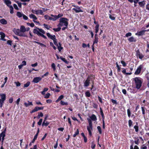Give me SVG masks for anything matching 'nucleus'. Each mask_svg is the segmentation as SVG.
Listing matches in <instances>:
<instances>
[{"label": "nucleus", "mask_w": 149, "mask_h": 149, "mask_svg": "<svg viewBox=\"0 0 149 149\" xmlns=\"http://www.w3.org/2000/svg\"><path fill=\"white\" fill-rule=\"evenodd\" d=\"M143 67V65H140L137 69L136 70L135 72V74H139L141 71V69Z\"/></svg>", "instance_id": "423d86ee"}, {"label": "nucleus", "mask_w": 149, "mask_h": 149, "mask_svg": "<svg viewBox=\"0 0 149 149\" xmlns=\"http://www.w3.org/2000/svg\"><path fill=\"white\" fill-rule=\"evenodd\" d=\"M121 63L123 64V65L124 67H125L126 66V64L124 61H121Z\"/></svg>", "instance_id": "680f3d73"}, {"label": "nucleus", "mask_w": 149, "mask_h": 149, "mask_svg": "<svg viewBox=\"0 0 149 149\" xmlns=\"http://www.w3.org/2000/svg\"><path fill=\"white\" fill-rule=\"evenodd\" d=\"M73 10H74L76 13L83 12V11L81 9L80 7L78 6H77L76 8H73Z\"/></svg>", "instance_id": "9d476101"}, {"label": "nucleus", "mask_w": 149, "mask_h": 149, "mask_svg": "<svg viewBox=\"0 0 149 149\" xmlns=\"http://www.w3.org/2000/svg\"><path fill=\"white\" fill-rule=\"evenodd\" d=\"M0 35H1V40L4 41H6V39L4 38V37H5V35L4 33L2 32H0Z\"/></svg>", "instance_id": "f3484780"}, {"label": "nucleus", "mask_w": 149, "mask_h": 149, "mask_svg": "<svg viewBox=\"0 0 149 149\" xmlns=\"http://www.w3.org/2000/svg\"><path fill=\"white\" fill-rule=\"evenodd\" d=\"M38 135H37V134H36L35 135V136H34L33 139V140H32V143H34V142H35V140L37 139V137H38Z\"/></svg>", "instance_id": "e433bc0d"}, {"label": "nucleus", "mask_w": 149, "mask_h": 149, "mask_svg": "<svg viewBox=\"0 0 149 149\" xmlns=\"http://www.w3.org/2000/svg\"><path fill=\"white\" fill-rule=\"evenodd\" d=\"M7 43L11 46L12 45V41L10 40H8L7 41Z\"/></svg>", "instance_id": "0e129e2a"}, {"label": "nucleus", "mask_w": 149, "mask_h": 149, "mask_svg": "<svg viewBox=\"0 0 149 149\" xmlns=\"http://www.w3.org/2000/svg\"><path fill=\"white\" fill-rule=\"evenodd\" d=\"M85 95L87 97H89L91 96V94L89 91H87L85 92Z\"/></svg>", "instance_id": "bb28decb"}, {"label": "nucleus", "mask_w": 149, "mask_h": 149, "mask_svg": "<svg viewBox=\"0 0 149 149\" xmlns=\"http://www.w3.org/2000/svg\"><path fill=\"white\" fill-rule=\"evenodd\" d=\"M95 145L94 143L93 142H91V148L94 149L95 148Z\"/></svg>", "instance_id": "37998d69"}, {"label": "nucleus", "mask_w": 149, "mask_h": 149, "mask_svg": "<svg viewBox=\"0 0 149 149\" xmlns=\"http://www.w3.org/2000/svg\"><path fill=\"white\" fill-rule=\"evenodd\" d=\"M24 105L26 107H28L30 105L32 106L33 105L32 102H30L29 101H28V103L26 102H25L24 103Z\"/></svg>", "instance_id": "6ab92c4d"}, {"label": "nucleus", "mask_w": 149, "mask_h": 149, "mask_svg": "<svg viewBox=\"0 0 149 149\" xmlns=\"http://www.w3.org/2000/svg\"><path fill=\"white\" fill-rule=\"evenodd\" d=\"M23 15L24 14L22 13L19 12H17V15L19 18H20L22 17Z\"/></svg>", "instance_id": "393cba45"}, {"label": "nucleus", "mask_w": 149, "mask_h": 149, "mask_svg": "<svg viewBox=\"0 0 149 149\" xmlns=\"http://www.w3.org/2000/svg\"><path fill=\"white\" fill-rule=\"evenodd\" d=\"M0 22L3 24H6L7 23V21L4 19H0Z\"/></svg>", "instance_id": "aec40b11"}, {"label": "nucleus", "mask_w": 149, "mask_h": 149, "mask_svg": "<svg viewBox=\"0 0 149 149\" xmlns=\"http://www.w3.org/2000/svg\"><path fill=\"white\" fill-rule=\"evenodd\" d=\"M53 69L54 70H56L55 65L54 63H52L51 65Z\"/></svg>", "instance_id": "5fc2aeb1"}, {"label": "nucleus", "mask_w": 149, "mask_h": 149, "mask_svg": "<svg viewBox=\"0 0 149 149\" xmlns=\"http://www.w3.org/2000/svg\"><path fill=\"white\" fill-rule=\"evenodd\" d=\"M32 12L34 14H36L37 15H43V12L41 10H35L33 9L31 10Z\"/></svg>", "instance_id": "39448f33"}, {"label": "nucleus", "mask_w": 149, "mask_h": 149, "mask_svg": "<svg viewBox=\"0 0 149 149\" xmlns=\"http://www.w3.org/2000/svg\"><path fill=\"white\" fill-rule=\"evenodd\" d=\"M141 110L142 111V114L144 115L145 114V110L144 107H141Z\"/></svg>", "instance_id": "09e8293b"}, {"label": "nucleus", "mask_w": 149, "mask_h": 149, "mask_svg": "<svg viewBox=\"0 0 149 149\" xmlns=\"http://www.w3.org/2000/svg\"><path fill=\"white\" fill-rule=\"evenodd\" d=\"M139 51V50H137L136 52V56L138 57V56L140 54Z\"/></svg>", "instance_id": "69168bd1"}, {"label": "nucleus", "mask_w": 149, "mask_h": 149, "mask_svg": "<svg viewBox=\"0 0 149 149\" xmlns=\"http://www.w3.org/2000/svg\"><path fill=\"white\" fill-rule=\"evenodd\" d=\"M42 119H40L39 120L38 122V124L39 125H41V124L42 123Z\"/></svg>", "instance_id": "4d7b16f0"}, {"label": "nucleus", "mask_w": 149, "mask_h": 149, "mask_svg": "<svg viewBox=\"0 0 149 149\" xmlns=\"http://www.w3.org/2000/svg\"><path fill=\"white\" fill-rule=\"evenodd\" d=\"M4 3L7 5L8 7H10V6H11L10 5L11 3V2L10 0H3Z\"/></svg>", "instance_id": "ddd939ff"}, {"label": "nucleus", "mask_w": 149, "mask_h": 149, "mask_svg": "<svg viewBox=\"0 0 149 149\" xmlns=\"http://www.w3.org/2000/svg\"><path fill=\"white\" fill-rule=\"evenodd\" d=\"M87 129L88 132L90 136L91 135L92 133L91 131L92 130V125H89L87 126Z\"/></svg>", "instance_id": "f8f14e48"}, {"label": "nucleus", "mask_w": 149, "mask_h": 149, "mask_svg": "<svg viewBox=\"0 0 149 149\" xmlns=\"http://www.w3.org/2000/svg\"><path fill=\"white\" fill-rule=\"evenodd\" d=\"M36 28L33 30V32L34 34L37 35L38 36H40L44 38H47L46 36L44 35L43 34H45V32L42 29H40L37 27H36Z\"/></svg>", "instance_id": "f03ea898"}, {"label": "nucleus", "mask_w": 149, "mask_h": 149, "mask_svg": "<svg viewBox=\"0 0 149 149\" xmlns=\"http://www.w3.org/2000/svg\"><path fill=\"white\" fill-rule=\"evenodd\" d=\"M0 96L1 97V99L5 100L6 99V95L5 94H0Z\"/></svg>", "instance_id": "412c9836"}, {"label": "nucleus", "mask_w": 149, "mask_h": 149, "mask_svg": "<svg viewBox=\"0 0 149 149\" xmlns=\"http://www.w3.org/2000/svg\"><path fill=\"white\" fill-rule=\"evenodd\" d=\"M64 97V96L63 95H60L58 98L57 100L56 101V102H57L58 101H60Z\"/></svg>", "instance_id": "58836bf2"}, {"label": "nucleus", "mask_w": 149, "mask_h": 149, "mask_svg": "<svg viewBox=\"0 0 149 149\" xmlns=\"http://www.w3.org/2000/svg\"><path fill=\"white\" fill-rule=\"evenodd\" d=\"M38 111V107H36L35 108L33 109L32 111H30V113H32L35 112L37 111Z\"/></svg>", "instance_id": "c85d7f7f"}, {"label": "nucleus", "mask_w": 149, "mask_h": 149, "mask_svg": "<svg viewBox=\"0 0 149 149\" xmlns=\"http://www.w3.org/2000/svg\"><path fill=\"white\" fill-rule=\"evenodd\" d=\"M61 104L62 105H67L68 103L66 102H64L62 101H61Z\"/></svg>", "instance_id": "de8ad7c7"}, {"label": "nucleus", "mask_w": 149, "mask_h": 149, "mask_svg": "<svg viewBox=\"0 0 149 149\" xmlns=\"http://www.w3.org/2000/svg\"><path fill=\"white\" fill-rule=\"evenodd\" d=\"M130 42H136V39L133 37H131L128 40Z\"/></svg>", "instance_id": "5701e85b"}, {"label": "nucleus", "mask_w": 149, "mask_h": 149, "mask_svg": "<svg viewBox=\"0 0 149 149\" xmlns=\"http://www.w3.org/2000/svg\"><path fill=\"white\" fill-rule=\"evenodd\" d=\"M29 16L30 18L33 19V21L34 22H36L35 20L37 19V18L33 14H30Z\"/></svg>", "instance_id": "4468645a"}, {"label": "nucleus", "mask_w": 149, "mask_h": 149, "mask_svg": "<svg viewBox=\"0 0 149 149\" xmlns=\"http://www.w3.org/2000/svg\"><path fill=\"white\" fill-rule=\"evenodd\" d=\"M42 79V78L40 77H37L34 78L33 80V82L36 83H37L40 81Z\"/></svg>", "instance_id": "6e6552de"}, {"label": "nucleus", "mask_w": 149, "mask_h": 149, "mask_svg": "<svg viewBox=\"0 0 149 149\" xmlns=\"http://www.w3.org/2000/svg\"><path fill=\"white\" fill-rule=\"evenodd\" d=\"M128 116L130 117L131 115V112L129 109H128L127 110Z\"/></svg>", "instance_id": "c03bdc74"}, {"label": "nucleus", "mask_w": 149, "mask_h": 149, "mask_svg": "<svg viewBox=\"0 0 149 149\" xmlns=\"http://www.w3.org/2000/svg\"><path fill=\"white\" fill-rule=\"evenodd\" d=\"M61 28L60 27H59L57 28H53V30L55 32H58L60 31Z\"/></svg>", "instance_id": "c756f323"}, {"label": "nucleus", "mask_w": 149, "mask_h": 149, "mask_svg": "<svg viewBox=\"0 0 149 149\" xmlns=\"http://www.w3.org/2000/svg\"><path fill=\"white\" fill-rule=\"evenodd\" d=\"M53 42L54 44L56 46H58V43L57 42V40L56 38H55V39L54 40H53Z\"/></svg>", "instance_id": "603ef678"}, {"label": "nucleus", "mask_w": 149, "mask_h": 149, "mask_svg": "<svg viewBox=\"0 0 149 149\" xmlns=\"http://www.w3.org/2000/svg\"><path fill=\"white\" fill-rule=\"evenodd\" d=\"M142 149H147V147L145 146L144 145H143L142 146V147L141 148Z\"/></svg>", "instance_id": "774afa93"}, {"label": "nucleus", "mask_w": 149, "mask_h": 149, "mask_svg": "<svg viewBox=\"0 0 149 149\" xmlns=\"http://www.w3.org/2000/svg\"><path fill=\"white\" fill-rule=\"evenodd\" d=\"M87 119V120L88 121V122L89 123V125H92V121H91V119L90 118H88Z\"/></svg>", "instance_id": "49530a36"}, {"label": "nucleus", "mask_w": 149, "mask_h": 149, "mask_svg": "<svg viewBox=\"0 0 149 149\" xmlns=\"http://www.w3.org/2000/svg\"><path fill=\"white\" fill-rule=\"evenodd\" d=\"M26 31V29L24 26H20V29H14L13 31L14 33L19 36L24 37H27V36L24 33Z\"/></svg>", "instance_id": "f257e3e1"}, {"label": "nucleus", "mask_w": 149, "mask_h": 149, "mask_svg": "<svg viewBox=\"0 0 149 149\" xmlns=\"http://www.w3.org/2000/svg\"><path fill=\"white\" fill-rule=\"evenodd\" d=\"M38 65L37 63H36L34 64H32L31 65V66L33 67H35L36 66Z\"/></svg>", "instance_id": "338daca9"}, {"label": "nucleus", "mask_w": 149, "mask_h": 149, "mask_svg": "<svg viewBox=\"0 0 149 149\" xmlns=\"http://www.w3.org/2000/svg\"><path fill=\"white\" fill-rule=\"evenodd\" d=\"M79 130L78 129H77V131L75 132L74 134L73 135V136L74 137H75L76 136L79 134Z\"/></svg>", "instance_id": "473e14b6"}, {"label": "nucleus", "mask_w": 149, "mask_h": 149, "mask_svg": "<svg viewBox=\"0 0 149 149\" xmlns=\"http://www.w3.org/2000/svg\"><path fill=\"white\" fill-rule=\"evenodd\" d=\"M33 70H35V71H38V70H36V69H34L33 68L31 70H28V71H29V73H31Z\"/></svg>", "instance_id": "052dcab7"}, {"label": "nucleus", "mask_w": 149, "mask_h": 149, "mask_svg": "<svg viewBox=\"0 0 149 149\" xmlns=\"http://www.w3.org/2000/svg\"><path fill=\"white\" fill-rule=\"evenodd\" d=\"M10 9V13L11 14H13L14 13L13 12V6H10V7H9Z\"/></svg>", "instance_id": "7c9ffc66"}, {"label": "nucleus", "mask_w": 149, "mask_h": 149, "mask_svg": "<svg viewBox=\"0 0 149 149\" xmlns=\"http://www.w3.org/2000/svg\"><path fill=\"white\" fill-rule=\"evenodd\" d=\"M43 26H44L45 28L47 29H49L50 28H51V26H48V25L45 24H43Z\"/></svg>", "instance_id": "72a5a7b5"}, {"label": "nucleus", "mask_w": 149, "mask_h": 149, "mask_svg": "<svg viewBox=\"0 0 149 149\" xmlns=\"http://www.w3.org/2000/svg\"><path fill=\"white\" fill-rule=\"evenodd\" d=\"M109 18L111 20H115V17L113 16V15H114L113 14V15H111V14H109Z\"/></svg>", "instance_id": "a878e982"}, {"label": "nucleus", "mask_w": 149, "mask_h": 149, "mask_svg": "<svg viewBox=\"0 0 149 149\" xmlns=\"http://www.w3.org/2000/svg\"><path fill=\"white\" fill-rule=\"evenodd\" d=\"M143 55L141 54H140L139 56L138 57L140 59H142L143 57Z\"/></svg>", "instance_id": "bf43d9fd"}, {"label": "nucleus", "mask_w": 149, "mask_h": 149, "mask_svg": "<svg viewBox=\"0 0 149 149\" xmlns=\"http://www.w3.org/2000/svg\"><path fill=\"white\" fill-rule=\"evenodd\" d=\"M132 33L130 32H129L126 33L125 35V37H128L129 36H132Z\"/></svg>", "instance_id": "3c124183"}, {"label": "nucleus", "mask_w": 149, "mask_h": 149, "mask_svg": "<svg viewBox=\"0 0 149 149\" xmlns=\"http://www.w3.org/2000/svg\"><path fill=\"white\" fill-rule=\"evenodd\" d=\"M50 95V94L49 93H47L44 97L45 98H48L49 97V96Z\"/></svg>", "instance_id": "ea45409f"}, {"label": "nucleus", "mask_w": 149, "mask_h": 149, "mask_svg": "<svg viewBox=\"0 0 149 149\" xmlns=\"http://www.w3.org/2000/svg\"><path fill=\"white\" fill-rule=\"evenodd\" d=\"M132 122L131 120H129L128 121V125L129 127L132 126Z\"/></svg>", "instance_id": "f704fd0d"}, {"label": "nucleus", "mask_w": 149, "mask_h": 149, "mask_svg": "<svg viewBox=\"0 0 149 149\" xmlns=\"http://www.w3.org/2000/svg\"><path fill=\"white\" fill-rule=\"evenodd\" d=\"M134 128L135 129V131L136 132L139 131V127L138 125H135L134 127Z\"/></svg>", "instance_id": "a19ab883"}, {"label": "nucleus", "mask_w": 149, "mask_h": 149, "mask_svg": "<svg viewBox=\"0 0 149 149\" xmlns=\"http://www.w3.org/2000/svg\"><path fill=\"white\" fill-rule=\"evenodd\" d=\"M13 7L15 9L17 10H19V8H18L17 5L15 4H13Z\"/></svg>", "instance_id": "13d9d810"}, {"label": "nucleus", "mask_w": 149, "mask_h": 149, "mask_svg": "<svg viewBox=\"0 0 149 149\" xmlns=\"http://www.w3.org/2000/svg\"><path fill=\"white\" fill-rule=\"evenodd\" d=\"M63 15L62 14H59L58 15L54 16V17H52V21H55L58 19L62 17Z\"/></svg>", "instance_id": "1a4fd4ad"}, {"label": "nucleus", "mask_w": 149, "mask_h": 149, "mask_svg": "<svg viewBox=\"0 0 149 149\" xmlns=\"http://www.w3.org/2000/svg\"><path fill=\"white\" fill-rule=\"evenodd\" d=\"M14 83L16 84V85L17 86H19L21 85L20 83L19 82L15 81Z\"/></svg>", "instance_id": "864d4df0"}, {"label": "nucleus", "mask_w": 149, "mask_h": 149, "mask_svg": "<svg viewBox=\"0 0 149 149\" xmlns=\"http://www.w3.org/2000/svg\"><path fill=\"white\" fill-rule=\"evenodd\" d=\"M112 102L114 104H117V102L115 100L113 99H111V100Z\"/></svg>", "instance_id": "e2e57ef3"}, {"label": "nucleus", "mask_w": 149, "mask_h": 149, "mask_svg": "<svg viewBox=\"0 0 149 149\" xmlns=\"http://www.w3.org/2000/svg\"><path fill=\"white\" fill-rule=\"evenodd\" d=\"M69 20L66 18L61 17L59 19V22L57 26L58 27H61L63 26H68Z\"/></svg>", "instance_id": "7ed1b4c3"}, {"label": "nucleus", "mask_w": 149, "mask_h": 149, "mask_svg": "<svg viewBox=\"0 0 149 149\" xmlns=\"http://www.w3.org/2000/svg\"><path fill=\"white\" fill-rule=\"evenodd\" d=\"M90 118L92 120L94 121H96L97 119L95 115L94 114H92L91 116L90 117Z\"/></svg>", "instance_id": "4be33fe9"}, {"label": "nucleus", "mask_w": 149, "mask_h": 149, "mask_svg": "<svg viewBox=\"0 0 149 149\" xmlns=\"http://www.w3.org/2000/svg\"><path fill=\"white\" fill-rule=\"evenodd\" d=\"M134 80L135 83L136 88L137 89H139L142 86V82L141 80V78L135 77L134 78Z\"/></svg>", "instance_id": "20e7f679"}, {"label": "nucleus", "mask_w": 149, "mask_h": 149, "mask_svg": "<svg viewBox=\"0 0 149 149\" xmlns=\"http://www.w3.org/2000/svg\"><path fill=\"white\" fill-rule=\"evenodd\" d=\"M139 4L140 6L141 7H143L145 5V3L144 1H143L139 2Z\"/></svg>", "instance_id": "b1692460"}, {"label": "nucleus", "mask_w": 149, "mask_h": 149, "mask_svg": "<svg viewBox=\"0 0 149 149\" xmlns=\"http://www.w3.org/2000/svg\"><path fill=\"white\" fill-rule=\"evenodd\" d=\"M146 32V31L142 30L140 31H138L136 33L135 35L138 36H141L144 35Z\"/></svg>", "instance_id": "2eb2a0df"}, {"label": "nucleus", "mask_w": 149, "mask_h": 149, "mask_svg": "<svg viewBox=\"0 0 149 149\" xmlns=\"http://www.w3.org/2000/svg\"><path fill=\"white\" fill-rule=\"evenodd\" d=\"M5 100L0 99V107L2 108L3 105V104Z\"/></svg>", "instance_id": "2f4dec72"}, {"label": "nucleus", "mask_w": 149, "mask_h": 149, "mask_svg": "<svg viewBox=\"0 0 149 149\" xmlns=\"http://www.w3.org/2000/svg\"><path fill=\"white\" fill-rule=\"evenodd\" d=\"M90 77H89L84 83V87H87L89 85L90 80L89 79Z\"/></svg>", "instance_id": "0eeeda50"}, {"label": "nucleus", "mask_w": 149, "mask_h": 149, "mask_svg": "<svg viewBox=\"0 0 149 149\" xmlns=\"http://www.w3.org/2000/svg\"><path fill=\"white\" fill-rule=\"evenodd\" d=\"M146 98L149 99V91H146Z\"/></svg>", "instance_id": "8fccbe9b"}, {"label": "nucleus", "mask_w": 149, "mask_h": 149, "mask_svg": "<svg viewBox=\"0 0 149 149\" xmlns=\"http://www.w3.org/2000/svg\"><path fill=\"white\" fill-rule=\"evenodd\" d=\"M97 128L98 130L99 133L100 134H101L102 130H101V127L100 126H98L97 127Z\"/></svg>", "instance_id": "79ce46f5"}, {"label": "nucleus", "mask_w": 149, "mask_h": 149, "mask_svg": "<svg viewBox=\"0 0 149 149\" xmlns=\"http://www.w3.org/2000/svg\"><path fill=\"white\" fill-rule=\"evenodd\" d=\"M47 36L48 37L53 40L56 38V37L55 35H52L49 33H46Z\"/></svg>", "instance_id": "9b49d317"}, {"label": "nucleus", "mask_w": 149, "mask_h": 149, "mask_svg": "<svg viewBox=\"0 0 149 149\" xmlns=\"http://www.w3.org/2000/svg\"><path fill=\"white\" fill-rule=\"evenodd\" d=\"M30 84V82L29 81L27 82L26 84H24V87H28Z\"/></svg>", "instance_id": "4c0bfd02"}, {"label": "nucleus", "mask_w": 149, "mask_h": 149, "mask_svg": "<svg viewBox=\"0 0 149 149\" xmlns=\"http://www.w3.org/2000/svg\"><path fill=\"white\" fill-rule=\"evenodd\" d=\"M139 139L138 138H137L134 141V143L138 145L139 144Z\"/></svg>", "instance_id": "a18cd8bd"}, {"label": "nucleus", "mask_w": 149, "mask_h": 149, "mask_svg": "<svg viewBox=\"0 0 149 149\" xmlns=\"http://www.w3.org/2000/svg\"><path fill=\"white\" fill-rule=\"evenodd\" d=\"M22 17L23 19L25 20H27L28 19V17L24 14Z\"/></svg>", "instance_id": "6e6d98bb"}, {"label": "nucleus", "mask_w": 149, "mask_h": 149, "mask_svg": "<svg viewBox=\"0 0 149 149\" xmlns=\"http://www.w3.org/2000/svg\"><path fill=\"white\" fill-rule=\"evenodd\" d=\"M6 128L5 130L1 133L2 138V140H3L4 139V137L5 136V133L6 131Z\"/></svg>", "instance_id": "a211bd4d"}, {"label": "nucleus", "mask_w": 149, "mask_h": 149, "mask_svg": "<svg viewBox=\"0 0 149 149\" xmlns=\"http://www.w3.org/2000/svg\"><path fill=\"white\" fill-rule=\"evenodd\" d=\"M98 37H96V38H95L93 42V45H94V44L95 43H97V42H98Z\"/></svg>", "instance_id": "c9c22d12"}, {"label": "nucleus", "mask_w": 149, "mask_h": 149, "mask_svg": "<svg viewBox=\"0 0 149 149\" xmlns=\"http://www.w3.org/2000/svg\"><path fill=\"white\" fill-rule=\"evenodd\" d=\"M127 90L128 91L133 93H135L136 92V91L132 88L129 87L128 88Z\"/></svg>", "instance_id": "dca6fc26"}, {"label": "nucleus", "mask_w": 149, "mask_h": 149, "mask_svg": "<svg viewBox=\"0 0 149 149\" xmlns=\"http://www.w3.org/2000/svg\"><path fill=\"white\" fill-rule=\"evenodd\" d=\"M99 25L98 24H97L95 27V32L96 33H97L98 31L99 30Z\"/></svg>", "instance_id": "cd10ccee"}]
</instances>
